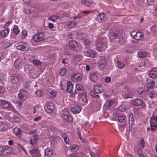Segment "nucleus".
I'll return each instance as SVG.
<instances>
[{
  "mask_svg": "<svg viewBox=\"0 0 157 157\" xmlns=\"http://www.w3.org/2000/svg\"><path fill=\"white\" fill-rule=\"evenodd\" d=\"M107 46L106 40L104 39L97 43V50L98 51L102 52L106 49Z\"/></svg>",
  "mask_w": 157,
  "mask_h": 157,
  "instance_id": "nucleus-1",
  "label": "nucleus"
},
{
  "mask_svg": "<svg viewBox=\"0 0 157 157\" xmlns=\"http://www.w3.org/2000/svg\"><path fill=\"white\" fill-rule=\"evenodd\" d=\"M12 149L10 147L4 146L0 147V155L7 156L10 155Z\"/></svg>",
  "mask_w": 157,
  "mask_h": 157,
  "instance_id": "nucleus-2",
  "label": "nucleus"
},
{
  "mask_svg": "<svg viewBox=\"0 0 157 157\" xmlns=\"http://www.w3.org/2000/svg\"><path fill=\"white\" fill-rule=\"evenodd\" d=\"M85 92V91L82 85L79 84L76 85L75 92L71 94V96L72 97H75L76 94H78V96H80L81 94Z\"/></svg>",
  "mask_w": 157,
  "mask_h": 157,
  "instance_id": "nucleus-3",
  "label": "nucleus"
},
{
  "mask_svg": "<svg viewBox=\"0 0 157 157\" xmlns=\"http://www.w3.org/2000/svg\"><path fill=\"white\" fill-rule=\"evenodd\" d=\"M44 34L42 33H38L35 34L32 37L34 41L39 42L42 41L44 38Z\"/></svg>",
  "mask_w": 157,
  "mask_h": 157,
  "instance_id": "nucleus-4",
  "label": "nucleus"
},
{
  "mask_svg": "<svg viewBox=\"0 0 157 157\" xmlns=\"http://www.w3.org/2000/svg\"><path fill=\"white\" fill-rule=\"evenodd\" d=\"M62 117L67 121L72 122L73 118L67 111L63 112L61 114Z\"/></svg>",
  "mask_w": 157,
  "mask_h": 157,
  "instance_id": "nucleus-5",
  "label": "nucleus"
},
{
  "mask_svg": "<svg viewBox=\"0 0 157 157\" xmlns=\"http://www.w3.org/2000/svg\"><path fill=\"white\" fill-rule=\"evenodd\" d=\"M0 104L3 108L6 109H7L8 110L12 108V107L9 102L4 100H1L0 101Z\"/></svg>",
  "mask_w": 157,
  "mask_h": 157,
  "instance_id": "nucleus-6",
  "label": "nucleus"
},
{
  "mask_svg": "<svg viewBox=\"0 0 157 157\" xmlns=\"http://www.w3.org/2000/svg\"><path fill=\"white\" fill-rule=\"evenodd\" d=\"M20 93L18 94V98L20 99L23 100L25 99L28 96V93L26 90L23 89H21L20 90Z\"/></svg>",
  "mask_w": 157,
  "mask_h": 157,
  "instance_id": "nucleus-7",
  "label": "nucleus"
},
{
  "mask_svg": "<svg viewBox=\"0 0 157 157\" xmlns=\"http://www.w3.org/2000/svg\"><path fill=\"white\" fill-rule=\"evenodd\" d=\"M68 44L69 48L72 50H76L78 48V45L75 41L71 40L70 41Z\"/></svg>",
  "mask_w": 157,
  "mask_h": 157,
  "instance_id": "nucleus-8",
  "label": "nucleus"
},
{
  "mask_svg": "<svg viewBox=\"0 0 157 157\" xmlns=\"http://www.w3.org/2000/svg\"><path fill=\"white\" fill-rule=\"evenodd\" d=\"M84 53L86 56L91 58H94L96 55V52L92 50H88L85 51Z\"/></svg>",
  "mask_w": 157,
  "mask_h": 157,
  "instance_id": "nucleus-9",
  "label": "nucleus"
},
{
  "mask_svg": "<svg viewBox=\"0 0 157 157\" xmlns=\"http://www.w3.org/2000/svg\"><path fill=\"white\" fill-rule=\"evenodd\" d=\"M94 89L95 92L99 94L102 93L103 91V88L102 86L100 85H96L94 86Z\"/></svg>",
  "mask_w": 157,
  "mask_h": 157,
  "instance_id": "nucleus-10",
  "label": "nucleus"
},
{
  "mask_svg": "<svg viewBox=\"0 0 157 157\" xmlns=\"http://www.w3.org/2000/svg\"><path fill=\"white\" fill-rule=\"evenodd\" d=\"M106 18L107 17L103 13L99 14L97 17V19L100 22L104 21Z\"/></svg>",
  "mask_w": 157,
  "mask_h": 157,
  "instance_id": "nucleus-11",
  "label": "nucleus"
},
{
  "mask_svg": "<svg viewBox=\"0 0 157 157\" xmlns=\"http://www.w3.org/2000/svg\"><path fill=\"white\" fill-rule=\"evenodd\" d=\"M150 124L151 127V130L153 132L155 131L157 128V123L150 120Z\"/></svg>",
  "mask_w": 157,
  "mask_h": 157,
  "instance_id": "nucleus-12",
  "label": "nucleus"
},
{
  "mask_svg": "<svg viewBox=\"0 0 157 157\" xmlns=\"http://www.w3.org/2000/svg\"><path fill=\"white\" fill-rule=\"evenodd\" d=\"M144 34L141 32H137L134 36V38L136 40H140L144 36Z\"/></svg>",
  "mask_w": 157,
  "mask_h": 157,
  "instance_id": "nucleus-13",
  "label": "nucleus"
},
{
  "mask_svg": "<svg viewBox=\"0 0 157 157\" xmlns=\"http://www.w3.org/2000/svg\"><path fill=\"white\" fill-rule=\"evenodd\" d=\"M81 110V108L77 105L71 108V111L75 114L79 113Z\"/></svg>",
  "mask_w": 157,
  "mask_h": 157,
  "instance_id": "nucleus-14",
  "label": "nucleus"
},
{
  "mask_svg": "<svg viewBox=\"0 0 157 157\" xmlns=\"http://www.w3.org/2000/svg\"><path fill=\"white\" fill-rule=\"evenodd\" d=\"M73 85L71 82L70 81H68L67 82V91L69 93H72V88Z\"/></svg>",
  "mask_w": 157,
  "mask_h": 157,
  "instance_id": "nucleus-15",
  "label": "nucleus"
},
{
  "mask_svg": "<svg viewBox=\"0 0 157 157\" xmlns=\"http://www.w3.org/2000/svg\"><path fill=\"white\" fill-rule=\"evenodd\" d=\"M8 127L5 123L0 122V131H5L7 129Z\"/></svg>",
  "mask_w": 157,
  "mask_h": 157,
  "instance_id": "nucleus-16",
  "label": "nucleus"
},
{
  "mask_svg": "<svg viewBox=\"0 0 157 157\" xmlns=\"http://www.w3.org/2000/svg\"><path fill=\"white\" fill-rule=\"evenodd\" d=\"M14 65L15 67L17 68H20L21 66V61L20 59H17L14 62Z\"/></svg>",
  "mask_w": 157,
  "mask_h": 157,
  "instance_id": "nucleus-17",
  "label": "nucleus"
},
{
  "mask_svg": "<svg viewBox=\"0 0 157 157\" xmlns=\"http://www.w3.org/2000/svg\"><path fill=\"white\" fill-rule=\"evenodd\" d=\"M82 75L78 72L75 73L71 77L73 78H82Z\"/></svg>",
  "mask_w": 157,
  "mask_h": 157,
  "instance_id": "nucleus-18",
  "label": "nucleus"
},
{
  "mask_svg": "<svg viewBox=\"0 0 157 157\" xmlns=\"http://www.w3.org/2000/svg\"><path fill=\"white\" fill-rule=\"evenodd\" d=\"M134 105L136 106H140L143 104V101L142 100L136 99L134 101Z\"/></svg>",
  "mask_w": 157,
  "mask_h": 157,
  "instance_id": "nucleus-19",
  "label": "nucleus"
},
{
  "mask_svg": "<svg viewBox=\"0 0 157 157\" xmlns=\"http://www.w3.org/2000/svg\"><path fill=\"white\" fill-rule=\"evenodd\" d=\"M13 132L17 136H21L22 133L21 129L17 127H16L14 128Z\"/></svg>",
  "mask_w": 157,
  "mask_h": 157,
  "instance_id": "nucleus-20",
  "label": "nucleus"
},
{
  "mask_svg": "<svg viewBox=\"0 0 157 157\" xmlns=\"http://www.w3.org/2000/svg\"><path fill=\"white\" fill-rule=\"evenodd\" d=\"M148 95L150 98H154L157 97V92H155V91L152 90L150 91L148 93Z\"/></svg>",
  "mask_w": 157,
  "mask_h": 157,
  "instance_id": "nucleus-21",
  "label": "nucleus"
},
{
  "mask_svg": "<svg viewBox=\"0 0 157 157\" xmlns=\"http://www.w3.org/2000/svg\"><path fill=\"white\" fill-rule=\"evenodd\" d=\"M61 136L64 140V142L66 144H69V140L68 136L66 133H63L61 135Z\"/></svg>",
  "mask_w": 157,
  "mask_h": 157,
  "instance_id": "nucleus-22",
  "label": "nucleus"
},
{
  "mask_svg": "<svg viewBox=\"0 0 157 157\" xmlns=\"http://www.w3.org/2000/svg\"><path fill=\"white\" fill-rule=\"evenodd\" d=\"M77 24V22L75 21H70L68 22V24L67 25V26L68 28L71 29Z\"/></svg>",
  "mask_w": 157,
  "mask_h": 157,
  "instance_id": "nucleus-23",
  "label": "nucleus"
},
{
  "mask_svg": "<svg viewBox=\"0 0 157 157\" xmlns=\"http://www.w3.org/2000/svg\"><path fill=\"white\" fill-rule=\"evenodd\" d=\"M155 82L153 81H150L147 79V82L146 83V86L148 88H151L155 86Z\"/></svg>",
  "mask_w": 157,
  "mask_h": 157,
  "instance_id": "nucleus-24",
  "label": "nucleus"
},
{
  "mask_svg": "<svg viewBox=\"0 0 157 157\" xmlns=\"http://www.w3.org/2000/svg\"><path fill=\"white\" fill-rule=\"evenodd\" d=\"M151 78H155L157 77V71L154 70L150 71L149 74Z\"/></svg>",
  "mask_w": 157,
  "mask_h": 157,
  "instance_id": "nucleus-25",
  "label": "nucleus"
},
{
  "mask_svg": "<svg viewBox=\"0 0 157 157\" xmlns=\"http://www.w3.org/2000/svg\"><path fill=\"white\" fill-rule=\"evenodd\" d=\"M17 48L18 50L25 51H27L29 49V48L26 47L25 46L22 45H17Z\"/></svg>",
  "mask_w": 157,
  "mask_h": 157,
  "instance_id": "nucleus-26",
  "label": "nucleus"
},
{
  "mask_svg": "<svg viewBox=\"0 0 157 157\" xmlns=\"http://www.w3.org/2000/svg\"><path fill=\"white\" fill-rule=\"evenodd\" d=\"M9 32V30L7 29L2 30L1 32V35L3 37H6L8 35Z\"/></svg>",
  "mask_w": 157,
  "mask_h": 157,
  "instance_id": "nucleus-27",
  "label": "nucleus"
},
{
  "mask_svg": "<svg viewBox=\"0 0 157 157\" xmlns=\"http://www.w3.org/2000/svg\"><path fill=\"white\" fill-rule=\"evenodd\" d=\"M33 139L30 140V143L33 145L34 144L36 143L37 140L38 139V135H35L33 136Z\"/></svg>",
  "mask_w": 157,
  "mask_h": 157,
  "instance_id": "nucleus-28",
  "label": "nucleus"
},
{
  "mask_svg": "<svg viewBox=\"0 0 157 157\" xmlns=\"http://www.w3.org/2000/svg\"><path fill=\"white\" fill-rule=\"evenodd\" d=\"M53 154V152L52 151L48 149H46L45 150V155L47 156L48 157H51V156Z\"/></svg>",
  "mask_w": 157,
  "mask_h": 157,
  "instance_id": "nucleus-29",
  "label": "nucleus"
},
{
  "mask_svg": "<svg viewBox=\"0 0 157 157\" xmlns=\"http://www.w3.org/2000/svg\"><path fill=\"white\" fill-rule=\"evenodd\" d=\"M49 94L48 95L50 98H54L56 96V91L52 90L51 91H49Z\"/></svg>",
  "mask_w": 157,
  "mask_h": 157,
  "instance_id": "nucleus-30",
  "label": "nucleus"
},
{
  "mask_svg": "<svg viewBox=\"0 0 157 157\" xmlns=\"http://www.w3.org/2000/svg\"><path fill=\"white\" fill-rule=\"evenodd\" d=\"M86 94L85 91L81 94L80 96L82 101L85 102H86L88 101V99L86 98Z\"/></svg>",
  "mask_w": 157,
  "mask_h": 157,
  "instance_id": "nucleus-31",
  "label": "nucleus"
},
{
  "mask_svg": "<svg viewBox=\"0 0 157 157\" xmlns=\"http://www.w3.org/2000/svg\"><path fill=\"white\" fill-rule=\"evenodd\" d=\"M70 149L74 151H77L79 149L78 146L76 144H73L69 147Z\"/></svg>",
  "mask_w": 157,
  "mask_h": 157,
  "instance_id": "nucleus-32",
  "label": "nucleus"
},
{
  "mask_svg": "<svg viewBox=\"0 0 157 157\" xmlns=\"http://www.w3.org/2000/svg\"><path fill=\"white\" fill-rule=\"evenodd\" d=\"M144 90V86H142L141 87H139L137 90V92L140 96H141Z\"/></svg>",
  "mask_w": 157,
  "mask_h": 157,
  "instance_id": "nucleus-33",
  "label": "nucleus"
},
{
  "mask_svg": "<svg viewBox=\"0 0 157 157\" xmlns=\"http://www.w3.org/2000/svg\"><path fill=\"white\" fill-rule=\"evenodd\" d=\"M106 59L104 57H102L98 62V64L101 66L104 65L106 63Z\"/></svg>",
  "mask_w": 157,
  "mask_h": 157,
  "instance_id": "nucleus-34",
  "label": "nucleus"
},
{
  "mask_svg": "<svg viewBox=\"0 0 157 157\" xmlns=\"http://www.w3.org/2000/svg\"><path fill=\"white\" fill-rule=\"evenodd\" d=\"M59 74L61 76H64L67 73V70L65 68L60 69L59 71Z\"/></svg>",
  "mask_w": 157,
  "mask_h": 157,
  "instance_id": "nucleus-35",
  "label": "nucleus"
},
{
  "mask_svg": "<svg viewBox=\"0 0 157 157\" xmlns=\"http://www.w3.org/2000/svg\"><path fill=\"white\" fill-rule=\"evenodd\" d=\"M99 75L96 72H94L91 73L90 75V78H99Z\"/></svg>",
  "mask_w": 157,
  "mask_h": 157,
  "instance_id": "nucleus-36",
  "label": "nucleus"
},
{
  "mask_svg": "<svg viewBox=\"0 0 157 157\" xmlns=\"http://www.w3.org/2000/svg\"><path fill=\"white\" fill-rule=\"evenodd\" d=\"M118 39V42L120 44H124L125 43V40L122 36L121 35Z\"/></svg>",
  "mask_w": 157,
  "mask_h": 157,
  "instance_id": "nucleus-37",
  "label": "nucleus"
},
{
  "mask_svg": "<svg viewBox=\"0 0 157 157\" xmlns=\"http://www.w3.org/2000/svg\"><path fill=\"white\" fill-rule=\"evenodd\" d=\"M117 63L118 67L120 69H122L125 67V65L123 62L117 60Z\"/></svg>",
  "mask_w": 157,
  "mask_h": 157,
  "instance_id": "nucleus-38",
  "label": "nucleus"
},
{
  "mask_svg": "<svg viewBox=\"0 0 157 157\" xmlns=\"http://www.w3.org/2000/svg\"><path fill=\"white\" fill-rule=\"evenodd\" d=\"M59 17L58 16H55L54 15L48 18V19L49 20L52 21H55L56 20L59 19Z\"/></svg>",
  "mask_w": 157,
  "mask_h": 157,
  "instance_id": "nucleus-39",
  "label": "nucleus"
},
{
  "mask_svg": "<svg viewBox=\"0 0 157 157\" xmlns=\"http://www.w3.org/2000/svg\"><path fill=\"white\" fill-rule=\"evenodd\" d=\"M147 55V53L146 52H141L138 53V56L140 58H143Z\"/></svg>",
  "mask_w": 157,
  "mask_h": 157,
  "instance_id": "nucleus-40",
  "label": "nucleus"
},
{
  "mask_svg": "<svg viewBox=\"0 0 157 157\" xmlns=\"http://www.w3.org/2000/svg\"><path fill=\"white\" fill-rule=\"evenodd\" d=\"M35 93L38 96L40 97H41L44 94V92L40 90L36 91Z\"/></svg>",
  "mask_w": 157,
  "mask_h": 157,
  "instance_id": "nucleus-41",
  "label": "nucleus"
},
{
  "mask_svg": "<svg viewBox=\"0 0 157 157\" xmlns=\"http://www.w3.org/2000/svg\"><path fill=\"white\" fill-rule=\"evenodd\" d=\"M125 118V116L124 115L119 116L118 117V121L120 122H122L124 121Z\"/></svg>",
  "mask_w": 157,
  "mask_h": 157,
  "instance_id": "nucleus-42",
  "label": "nucleus"
},
{
  "mask_svg": "<svg viewBox=\"0 0 157 157\" xmlns=\"http://www.w3.org/2000/svg\"><path fill=\"white\" fill-rule=\"evenodd\" d=\"M13 30L14 33L16 34H17L20 32L17 26L16 25L14 26Z\"/></svg>",
  "mask_w": 157,
  "mask_h": 157,
  "instance_id": "nucleus-43",
  "label": "nucleus"
},
{
  "mask_svg": "<svg viewBox=\"0 0 157 157\" xmlns=\"http://www.w3.org/2000/svg\"><path fill=\"white\" fill-rule=\"evenodd\" d=\"M22 36L21 38L23 39H25L27 35V31L25 30H23L21 32Z\"/></svg>",
  "mask_w": 157,
  "mask_h": 157,
  "instance_id": "nucleus-44",
  "label": "nucleus"
},
{
  "mask_svg": "<svg viewBox=\"0 0 157 157\" xmlns=\"http://www.w3.org/2000/svg\"><path fill=\"white\" fill-rule=\"evenodd\" d=\"M84 43L85 47H88L90 45V43L89 40L87 39H86L84 40Z\"/></svg>",
  "mask_w": 157,
  "mask_h": 157,
  "instance_id": "nucleus-45",
  "label": "nucleus"
},
{
  "mask_svg": "<svg viewBox=\"0 0 157 157\" xmlns=\"http://www.w3.org/2000/svg\"><path fill=\"white\" fill-rule=\"evenodd\" d=\"M145 141L143 139H141L140 141V144L141 148H144V147Z\"/></svg>",
  "mask_w": 157,
  "mask_h": 157,
  "instance_id": "nucleus-46",
  "label": "nucleus"
},
{
  "mask_svg": "<svg viewBox=\"0 0 157 157\" xmlns=\"http://www.w3.org/2000/svg\"><path fill=\"white\" fill-rule=\"evenodd\" d=\"M35 65H39L41 63V62L39 60L33 59L32 62Z\"/></svg>",
  "mask_w": 157,
  "mask_h": 157,
  "instance_id": "nucleus-47",
  "label": "nucleus"
},
{
  "mask_svg": "<svg viewBox=\"0 0 157 157\" xmlns=\"http://www.w3.org/2000/svg\"><path fill=\"white\" fill-rule=\"evenodd\" d=\"M121 36L120 33H118L117 32H114L112 35V36L115 37L116 38H118Z\"/></svg>",
  "mask_w": 157,
  "mask_h": 157,
  "instance_id": "nucleus-48",
  "label": "nucleus"
},
{
  "mask_svg": "<svg viewBox=\"0 0 157 157\" xmlns=\"http://www.w3.org/2000/svg\"><path fill=\"white\" fill-rule=\"evenodd\" d=\"M46 112L48 113H52V109L51 107L50 106H48L46 109Z\"/></svg>",
  "mask_w": 157,
  "mask_h": 157,
  "instance_id": "nucleus-49",
  "label": "nucleus"
},
{
  "mask_svg": "<svg viewBox=\"0 0 157 157\" xmlns=\"http://www.w3.org/2000/svg\"><path fill=\"white\" fill-rule=\"evenodd\" d=\"M38 149L37 148H35L30 150V155H33V154H35L38 152Z\"/></svg>",
  "mask_w": 157,
  "mask_h": 157,
  "instance_id": "nucleus-50",
  "label": "nucleus"
},
{
  "mask_svg": "<svg viewBox=\"0 0 157 157\" xmlns=\"http://www.w3.org/2000/svg\"><path fill=\"white\" fill-rule=\"evenodd\" d=\"M90 94L91 96L93 97L98 98L99 97V96L95 94L93 90H91L90 91Z\"/></svg>",
  "mask_w": 157,
  "mask_h": 157,
  "instance_id": "nucleus-51",
  "label": "nucleus"
},
{
  "mask_svg": "<svg viewBox=\"0 0 157 157\" xmlns=\"http://www.w3.org/2000/svg\"><path fill=\"white\" fill-rule=\"evenodd\" d=\"M113 104V102L112 101H107L106 102V105L107 107H109L111 106Z\"/></svg>",
  "mask_w": 157,
  "mask_h": 157,
  "instance_id": "nucleus-52",
  "label": "nucleus"
},
{
  "mask_svg": "<svg viewBox=\"0 0 157 157\" xmlns=\"http://www.w3.org/2000/svg\"><path fill=\"white\" fill-rule=\"evenodd\" d=\"M118 109L121 112L124 111L125 110V107L123 105H121L119 106L118 108Z\"/></svg>",
  "mask_w": 157,
  "mask_h": 157,
  "instance_id": "nucleus-53",
  "label": "nucleus"
},
{
  "mask_svg": "<svg viewBox=\"0 0 157 157\" xmlns=\"http://www.w3.org/2000/svg\"><path fill=\"white\" fill-rule=\"evenodd\" d=\"M138 153L139 155V156H142V155H143V152L141 148L138 149Z\"/></svg>",
  "mask_w": 157,
  "mask_h": 157,
  "instance_id": "nucleus-54",
  "label": "nucleus"
},
{
  "mask_svg": "<svg viewBox=\"0 0 157 157\" xmlns=\"http://www.w3.org/2000/svg\"><path fill=\"white\" fill-rule=\"evenodd\" d=\"M11 44L10 42H7L5 44L3 45V47L5 48H7L8 47L11 46Z\"/></svg>",
  "mask_w": 157,
  "mask_h": 157,
  "instance_id": "nucleus-55",
  "label": "nucleus"
},
{
  "mask_svg": "<svg viewBox=\"0 0 157 157\" xmlns=\"http://www.w3.org/2000/svg\"><path fill=\"white\" fill-rule=\"evenodd\" d=\"M134 122V119L133 117L130 116L129 120V125L131 124V125H132L133 122Z\"/></svg>",
  "mask_w": 157,
  "mask_h": 157,
  "instance_id": "nucleus-56",
  "label": "nucleus"
},
{
  "mask_svg": "<svg viewBox=\"0 0 157 157\" xmlns=\"http://www.w3.org/2000/svg\"><path fill=\"white\" fill-rule=\"evenodd\" d=\"M33 157H40V155L39 152L32 155Z\"/></svg>",
  "mask_w": 157,
  "mask_h": 157,
  "instance_id": "nucleus-57",
  "label": "nucleus"
},
{
  "mask_svg": "<svg viewBox=\"0 0 157 157\" xmlns=\"http://www.w3.org/2000/svg\"><path fill=\"white\" fill-rule=\"evenodd\" d=\"M124 97L125 99H127L128 98H132V96L130 94L126 93L124 95Z\"/></svg>",
  "mask_w": 157,
  "mask_h": 157,
  "instance_id": "nucleus-58",
  "label": "nucleus"
},
{
  "mask_svg": "<svg viewBox=\"0 0 157 157\" xmlns=\"http://www.w3.org/2000/svg\"><path fill=\"white\" fill-rule=\"evenodd\" d=\"M31 84V82L30 81H27L25 82V85L26 87H28L30 86Z\"/></svg>",
  "mask_w": 157,
  "mask_h": 157,
  "instance_id": "nucleus-59",
  "label": "nucleus"
},
{
  "mask_svg": "<svg viewBox=\"0 0 157 157\" xmlns=\"http://www.w3.org/2000/svg\"><path fill=\"white\" fill-rule=\"evenodd\" d=\"M24 12L26 14H30L32 13V12H31V11L29 9H24Z\"/></svg>",
  "mask_w": 157,
  "mask_h": 157,
  "instance_id": "nucleus-60",
  "label": "nucleus"
},
{
  "mask_svg": "<svg viewBox=\"0 0 157 157\" xmlns=\"http://www.w3.org/2000/svg\"><path fill=\"white\" fill-rule=\"evenodd\" d=\"M151 120L157 123V116L156 117H152L151 118Z\"/></svg>",
  "mask_w": 157,
  "mask_h": 157,
  "instance_id": "nucleus-61",
  "label": "nucleus"
},
{
  "mask_svg": "<svg viewBox=\"0 0 157 157\" xmlns=\"http://www.w3.org/2000/svg\"><path fill=\"white\" fill-rule=\"evenodd\" d=\"M93 3L91 2H89L87 0L86 2L85 3V5L87 6H90L92 5Z\"/></svg>",
  "mask_w": 157,
  "mask_h": 157,
  "instance_id": "nucleus-62",
  "label": "nucleus"
},
{
  "mask_svg": "<svg viewBox=\"0 0 157 157\" xmlns=\"http://www.w3.org/2000/svg\"><path fill=\"white\" fill-rule=\"evenodd\" d=\"M147 2L148 4L152 5L154 3V0H147Z\"/></svg>",
  "mask_w": 157,
  "mask_h": 157,
  "instance_id": "nucleus-63",
  "label": "nucleus"
},
{
  "mask_svg": "<svg viewBox=\"0 0 157 157\" xmlns=\"http://www.w3.org/2000/svg\"><path fill=\"white\" fill-rule=\"evenodd\" d=\"M48 26L49 28L51 29L54 27V25L52 23H48Z\"/></svg>",
  "mask_w": 157,
  "mask_h": 157,
  "instance_id": "nucleus-64",
  "label": "nucleus"
}]
</instances>
